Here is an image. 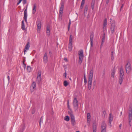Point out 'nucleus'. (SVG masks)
<instances>
[{
	"instance_id": "nucleus-1",
	"label": "nucleus",
	"mask_w": 132,
	"mask_h": 132,
	"mask_svg": "<svg viewBox=\"0 0 132 132\" xmlns=\"http://www.w3.org/2000/svg\"><path fill=\"white\" fill-rule=\"evenodd\" d=\"M73 37L71 35H70L69 37V43L68 44V50L70 52H71L72 50V40Z\"/></svg>"
},
{
	"instance_id": "nucleus-2",
	"label": "nucleus",
	"mask_w": 132,
	"mask_h": 132,
	"mask_svg": "<svg viewBox=\"0 0 132 132\" xmlns=\"http://www.w3.org/2000/svg\"><path fill=\"white\" fill-rule=\"evenodd\" d=\"M89 75L88 80V89L90 90L91 88L93 75Z\"/></svg>"
},
{
	"instance_id": "nucleus-3",
	"label": "nucleus",
	"mask_w": 132,
	"mask_h": 132,
	"mask_svg": "<svg viewBox=\"0 0 132 132\" xmlns=\"http://www.w3.org/2000/svg\"><path fill=\"white\" fill-rule=\"evenodd\" d=\"M130 65H131L130 63L128 62L126 64L125 66V69L126 71V72L127 74L129 73L131 70Z\"/></svg>"
},
{
	"instance_id": "nucleus-4",
	"label": "nucleus",
	"mask_w": 132,
	"mask_h": 132,
	"mask_svg": "<svg viewBox=\"0 0 132 132\" xmlns=\"http://www.w3.org/2000/svg\"><path fill=\"white\" fill-rule=\"evenodd\" d=\"M78 101L77 98H74L73 101V104L74 109L75 111H76L78 108Z\"/></svg>"
},
{
	"instance_id": "nucleus-5",
	"label": "nucleus",
	"mask_w": 132,
	"mask_h": 132,
	"mask_svg": "<svg viewBox=\"0 0 132 132\" xmlns=\"http://www.w3.org/2000/svg\"><path fill=\"white\" fill-rule=\"evenodd\" d=\"M36 24L37 25V31L39 32L41 29V21L39 19H37L36 22Z\"/></svg>"
},
{
	"instance_id": "nucleus-6",
	"label": "nucleus",
	"mask_w": 132,
	"mask_h": 132,
	"mask_svg": "<svg viewBox=\"0 0 132 132\" xmlns=\"http://www.w3.org/2000/svg\"><path fill=\"white\" fill-rule=\"evenodd\" d=\"M84 57L83 51H81L79 54V63L80 64L82 62L83 58Z\"/></svg>"
},
{
	"instance_id": "nucleus-7",
	"label": "nucleus",
	"mask_w": 132,
	"mask_h": 132,
	"mask_svg": "<svg viewBox=\"0 0 132 132\" xmlns=\"http://www.w3.org/2000/svg\"><path fill=\"white\" fill-rule=\"evenodd\" d=\"M101 132H106V124L104 121H103L101 125Z\"/></svg>"
},
{
	"instance_id": "nucleus-8",
	"label": "nucleus",
	"mask_w": 132,
	"mask_h": 132,
	"mask_svg": "<svg viewBox=\"0 0 132 132\" xmlns=\"http://www.w3.org/2000/svg\"><path fill=\"white\" fill-rule=\"evenodd\" d=\"M97 128V125L96 121H93L92 125V128L93 132H96Z\"/></svg>"
},
{
	"instance_id": "nucleus-9",
	"label": "nucleus",
	"mask_w": 132,
	"mask_h": 132,
	"mask_svg": "<svg viewBox=\"0 0 132 132\" xmlns=\"http://www.w3.org/2000/svg\"><path fill=\"white\" fill-rule=\"evenodd\" d=\"M110 29L112 34H113L116 30V26L114 23L111 24Z\"/></svg>"
},
{
	"instance_id": "nucleus-10",
	"label": "nucleus",
	"mask_w": 132,
	"mask_h": 132,
	"mask_svg": "<svg viewBox=\"0 0 132 132\" xmlns=\"http://www.w3.org/2000/svg\"><path fill=\"white\" fill-rule=\"evenodd\" d=\"M29 42H28L25 46V48L24 49V54H25V52H26L27 50H28L30 47Z\"/></svg>"
},
{
	"instance_id": "nucleus-11",
	"label": "nucleus",
	"mask_w": 132,
	"mask_h": 132,
	"mask_svg": "<svg viewBox=\"0 0 132 132\" xmlns=\"http://www.w3.org/2000/svg\"><path fill=\"white\" fill-rule=\"evenodd\" d=\"M71 123L72 125L74 126L76 124L75 118L74 116H71Z\"/></svg>"
},
{
	"instance_id": "nucleus-12",
	"label": "nucleus",
	"mask_w": 132,
	"mask_h": 132,
	"mask_svg": "<svg viewBox=\"0 0 132 132\" xmlns=\"http://www.w3.org/2000/svg\"><path fill=\"white\" fill-rule=\"evenodd\" d=\"M27 8L24 11V20L27 23Z\"/></svg>"
},
{
	"instance_id": "nucleus-13",
	"label": "nucleus",
	"mask_w": 132,
	"mask_h": 132,
	"mask_svg": "<svg viewBox=\"0 0 132 132\" xmlns=\"http://www.w3.org/2000/svg\"><path fill=\"white\" fill-rule=\"evenodd\" d=\"M48 58L47 54L46 53H45L43 57V62L44 63L46 64L47 62Z\"/></svg>"
},
{
	"instance_id": "nucleus-14",
	"label": "nucleus",
	"mask_w": 132,
	"mask_h": 132,
	"mask_svg": "<svg viewBox=\"0 0 132 132\" xmlns=\"http://www.w3.org/2000/svg\"><path fill=\"white\" fill-rule=\"evenodd\" d=\"M61 6L60 8L59 12L60 13L63 12L64 6V3L63 2H61Z\"/></svg>"
},
{
	"instance_id": "nucleus-15",
	"label": "nucleus",
	"mask_w": 132,
	"mask_h": 132,
	"mask_svg": "<svg viewBox=\"0 0 132 132\" xmlns=\"http://www.w3.org/2000/svg\"><path fill=\"white\" fill-rule=\"evenodd\" d=\"M36 84L35 82H33L31 86V89L32 91H33L35 89L36 87Z\"/></svg>"
},
{
	"instance_id": "nucleus-16",
	"label": "nucleus",
	"mask_w": 132,
	"mask_h": 132,
	"mask_svg": "<svg viewBox=\"0 0 132 132\" xmlns=\"http://www.w3.org/2000/svg\"><path fill=\"white\" fill-rule=\"evenodd\" d=\"M25 128V125L24 123H23L21 126L20 128L19 132H23Z\"/></svg>"
},
{
	"instance_id": "nucleus-17",
	"label": "nucleus",
	"mask_w": 132,
	"mask_h": 132,
	"mask_svg": "<svg viewBox=\"0 0 132 132\" xmlns=\"http://www.w3.org/2000/svg\"><path fill=\"white\" fill-rule=\"evenodd\" d=\"M47 34L49 36L50 34V25L48 24L46 27Z\"/></svg>"
},
{
	"instance_id": "nucleus-18",
	"label": "nucleus",
	"mask_w": 132,
	"mask_h": 132,
	"mask_svg": "<svg viewBox=\"0 0 132 132\" xmlns=\"http://www.w3.org/2000/svg\"><path fill=\"white\" fill-rule=\"evenodd\" d=\"M123 75H120L119 80V84L121 85L123 79Z\"/></svg>"
},
{
	"instance_id": "nucleus-19",
	"label": "nucleus",
	"mask_w": 132,
	"mask_h": 132,
	"mask_svg": "<svg viewBox=\"0 0 132 132\" xmlns=\"http://www.w3.org/2000/svg\"><path fill=\"white\" fill-rule=\"evenodd\" d=\"M93 35L91 34L90 36V45L91 47H92L93 45Z\"/></svg>"
},
{
	"instance_id": "nucleus-20",
	"label": "nucleus",
	"mask_w": 132,
	"mask_h": 132,
	"mask_svg": "<svg viewBox=\"0 0 132 132\" xmlns=\"http://www.w3.org/2000/svg\"><path fill=\"white\" fill-rule=\"evenodd\" d=\"M21 29L23 30H24L25 29V25L24 22L23 20H22V21Z\"/></svg>"
},
{
	"instance_id": "nucleus-21",
	"label": "nucleus",
	"mask_w": 132,
	"mask_h": 132,
	"mask_svg": "<svg viewBox=\"0 0 132 132\" xmlns=\"http://www.w3.org/2000/svg\"><path fill=\"white\" fill-rule=\"evenodd\" d=\"M128 115H132V108L130 106L128 111Z\"/></svg>"
},
{
	"instance_id": "nucleus-22",
	"label": "nucleus",
	"mask_w": 132,
	"mask_h": 132,
	"mask_svg": "<svg viewBox=\"0 0 132 132\" xmlns=\"http://www.w3.org/2000/svg\"><path fill=\"white\" fill-rule=\"evenodd\" d=\"M36 10V7L35 4H34L32 9V13L34 14L35 13Z\"/></svg>"
},
{
	"instance_id": "nucleus-23",
	"label": "nucleus",
	"mask_w": 132,
	"mask_h": 132,
	"mask_svg": "<svg viewBox=\"0 0 132 132\" xmlns=\"http://www.w3.org/2000/svg\"><path fill=\"white\" fill-rule=\"evenodd\" d=\"M41 75H38L37 77V81L39 83H40L41 80Z\"/></svg>"
},
{
	"instance_id": "nucleus-24",
	"label": "nucleus",
	"mask_w": 132,
	"mask_h": 132,
	"mask_svg": "<svg viewBox=\"0 0 132 132\" xmlns=\"http://www.w3.org/2000/svg\"><path fill=\"white\" fill-rule=\"evenodd\" d=\"M88 9V6L87 5H86L85 7V8L84 11V15H85V14H86L87 13V11Z\"/></svg>"
},
{
	"instance_id": "nucleus-25",
	"label": "nucleus",
	"mask_w": 132,
	"mask_h": 132,
	"mask_svg": "<svg viewBox=\"0 0 132 132\" xmlns=\"http://www.w3.org/2000/svg\"><path fill=\"white\" fill-rule=\"evenodd\" d=\"M119 71L120 74H124L123 67L122 66H121L120 68Z\"/></svg>"
},
{
	"instance_id": "nucleus-26",
	"label": "nucleus",
	"mask_w": 132,
	"mask_h": 132,
	"mask_svg": "<svg viewBox=\"0 0 132 132\" xmlns=\"http://www.w3.org/2000/svg\"><path fill=\"white\" fill-rule=\"evenodd\" d=\"M95 2L94 1H92L91 3V7L92 9L93 10L94 9V5L95 4Z\"/></svg>"
},
{
	"instance_id": "nucleus-27",
	"label": "nucleus",
	"mask_w": 132,
	"mask_h": 132,
	"mask_svg": "<svg viewBox=\"0 0 132 132\" xmlns=\"http://www.w3.org/2000/svg\"><path fill=\"white\" fill-rule=\"evenodd\" d=\"M64 120L67 121H68L69 120L70 118L68 116H66L65 117Z\"/></svg>"
},
{
	"instance_id": "nucleus-28",
	"label": "nucleus",
	"mask_w": 132,
	"mask_h": 132,
	"mask_svg": "<svg viewBox=\"0 0 132 132\" xmlns=\"http://www.w3.org/2000/svg\"><path fill=\"white\" fill-rule=\"evenodd\" d=\"M63 84L66 87L68 85V83L67 81L65 80Z\"/></svg>"
},
{
	"instance_id": "nucleus-29",
	"label": "nucleus",
	"mask_w": 132,
	"mask_h": 132,
	"mask_svg": "<svg viewBox=\"0 0 132 132\" xmlns=\"http://www.w3.org/2000/svg\"><path fill=\"white\" fill-rule=\"evenodd\" d=\"M27 69L28 71L30 72L31 71V68L29 66H28L27 68Z\"/></svg>"
},
{
	"instance_id": "nucleus-30",
	"label": "nucleus",
	"mask_w": 132,
	"mask_h": 132,
	"mask_svg": "<svg viewBox=\"0 0 132 132\" xmlns=\"http://www.w3.org/2000/svg\"><path fill=\"white\" fill-rule=\"evenodd\" d=\"M107 25V20L105 19L104 21L103 26H106Z\"/></svg>"
},
{
	"instance_id": "nucleus-31",
	"label": "nucleus",
	"mask_w": 132,
	"mask_h": 132,
	"mask_svg": "<svg viewBox=\"0 0 132 132\" xmlns=\"http://www.w3.org/2000/svg\"><path fill=\"white\" fill-rule=\"evenodd\" d=\"M113 120L112 116L111 115V114H110V117L109 118V120L112 121Z\"/></svg>"
},
{
	"instance_id": "nucleus-32",
	"label": "nucleus",
	"mask_w": 132,
	"mask_h": 132,
	"mask_svg": "<svg viewBox=\"0 0 132 132\" xmlns=\"http://www.w3.org/2000/svg\"><path fill=\"white\" fill-rule=\"evenodd\" d=\"M87 119H90V113H88L87 115Z\"/></svg>"
},
{
	"instance_id": "nucleus-33",
	"label": "nucleus",
	"mask_w": 132,
	"mask_h": 132,
	"mask_svg": "<svg viewBox=\"0 0 132 132\" xmlns=\"http://www.w3.org/2000/svg\"><path fill=\"white\" fill-rule=\"evenodd\" d=\"M90 119H87V125L89 126L90 124Z\"/></svg>"
},
{
	"instance_id": "nucleus-34",
	"label": "nucleus",
	"mask_w": 132,
	"mask_h": 132,
	"mask_svg": "<svg viewBox=\"0 0 132 132\" xmlns=\"http://www.w3.org/2000/svg\"><path fill=\"white\" fill-rule=\"evenodd\" d=\"M70 24H71V21H70V20H69V24L68 26V31H69V30Z\"/></svg>"
},
{
	"instance_id": "nucleus-35",
	"label": "nucleus",
	"mask_w": 132,
	"mask_h": 132,
	"mask_svg": "<svg viewBox=\"0 0 132 132\" xmlns=\"http://www.w3.org/2000/svg\"><path fill=\"white\" fill-rule=\"evenodd\" d=\"M105 33H104L103 35L102 38V40H105Z\"/></svg>"
},
{
	"instance_id": "nucleus-36",
	"label": "nucleus",
	"mask_w": 132,
	"mask_h": 132,
	"mask_svg": "<svg viewBox=\"0 0 132 132\" xmlns=\"http://www.w3.org/2000/svg\"><path fill=\"white\" fill-rule=\"evenodd\" d=\"M69 66V65L68 64H67L66 65H64V68L65 71H66V69H67V67H68Z\"/></svg>"
},
{
	"instance_id": "nucleus-37",
	"label": "nucleus",
	"mask_w": 132,
	"mask_h": 132,
	"mask_svg": "<svg viewBox=\"0 0 132 132\" xmlns=\"http://www.w3.org/2000/svg\"><path fill=\"white\" fill-rule=\"evenodd\" d=\"M128 120H132V115H128Z\"/></svg>"
},
{
	"instance_id": "nucleus-38",
	"label": "nucleus",
	"mask_w": 132,
	"mask_h": 132,
	"mask_svg": "<svg viewBox=\"0 0 132 132\" xmlns=\"http://www.w3.org/2000/svg\"><path fill=\"white\" fill-rule=\"evenodd\" d=\"M84 82L85 84L87 82V81L85 75H84Z\"/></svg>"
},
{
	"instance_id": "nucleus-39",
	"label": "nucleus",
	"mask_w": 132,
	"mask_h": 132,
	"mask_svg": "<svg viewBox=\"0 0 132 132\" xmlns=\"http://www.w3.org/2000/svg\"><path fill=\"white\" fill-rule=\"evenodd\" d=\"M85 0H82L81 4V5H84L85 3Z\"/></svg>"
},
{
	"instance_id": "nucleus-40",
	"label": "nucleus",
	"mask_w": 132,
	"mask_h": 132,
	"mask_svg": "<svg viewBox=\"0 0 132 132\" xmlns=\"http://www.w3.org/2000/svg\"><path fill=\"white\" fill-rule=\"evenodd\" d=\"M68 113L70 115V117H71V116L72 115L73 116H74L73 115V114H72V112L71 111V112H69V111L68 112Z\"/></svg>"
},
{
	"instance_id": "nucleus-41",
	"label": "nucleus",
	"mask_w": 132,
	"mask_h": 132,
	"mask_svg": "<svg viewBox=\"0 0 132 132\" xmlns=\"http://www.w3.org/2000/svg\"><path fill=\"white\" fill-rule=\"evenodd\" d=\"M22 3L23 4H24L26 3L27 1L26 0H22Z\"/></svg>"
},
{
	"instance_id": "nucleus-42",
	"label": "nucleus",
	"mask_w": 132,
	"mask_h": 132,
	"mask_svg": "<svg viewBox=\"0 0 132 132\" xmlns=\"http://www.w3.org/2000/svg\"><path fill=\"white\" fill-rule=\"evenodd\" d=\"M59 17H61L62 16V13L63 12H59Z\"/></svg>"
},
{
	"instance_id": "nucleus-43",
	"label": "nucleus",
	"mask_w": 132,
	"mask_h": 132,
	"mask_svg": "<svg viewBox=\"0 0 132 132\" xmlns=\"http://www.w3.org/2000/svg\"><path fill=\"white\" fill-rule=\"evenodd\" d=\"M129 120V125L130 126H131V120Z\"/></svg>"
},
{
	"instance_id": "nucleus-44",
	"label": "nucleus",
	"mask_w": 132,
	"mask_h": 132,
	"mask_svg": "<svg viewBox=\"0 0 132 132\" xmlns=\"http://www.w3.org/2000/svg\"><path fill=\"white\" fill-rule=\"evenodd\" d=\"M106 26H103V31H104V30H106Z\"/></svg>"
},
{
	"instance_id": "nucleus-45",
	"label": "nucleus",
	"mask_w": 132,
	"mask_h": 132,
	"mask_svg": "<svg viewBox=\"0 0 132 132\" xmlns=\"http://www.w3.org/2000/svg\"><path fill=\"white\" fill-rule=\"evenodd\" d=\"M67 106H68V109H70V106L69 105V101H67Z\"/></svg>"
},
{
	"instance_id": "nucleus-46",
	"label": "nucleus",
	"mask_w": 132,
	"mask_h": 132,
	"mask_svg": "<svg viewBox=\"0 0 132 132\" xmlns=\"http://www.w3.org/2000/svg\"><path fill=\"white\" fill-rule=\"evenodd\" d=\"M42 117L40 119L39 126H41V121H42Z\"/></svg>"
},
{
	"instance_id": "nucleus-47",
	"label": "nucleus",
	"mask_w": 132,
	"mask_h": 132,
	"mask_svg": "<svg viewBox=\"0 0 132 132\" xmlns=\"http://www.w3.org/2000/svg\"><path fill=\"white\" fill-rule=\"evenodd\" d=\"M93 71L92 70H90V74H93Z\"/></svg>"
},
{
	"instance_id": "nucleus-48",
	"label": "nucleus",
	"mask_w": 132,
	"mask_h": 132,
	"mask_svg": "<svg viewBox=\"0 0 132 132\" xmlns=\"http://www.w3.org/2000/svg\"><path fill=\"white\" fill-rule=\"evenodd\" d=\"M22 1V0H19V1L17 3V5H19V4Z\"/></svg>"
},
{
	"instance_id": "nucleus-49",
	"label": "nucleus",
	"mask_w": 132,
	"mask_h": 132,
	"mask_svg": "<svg viewBox=\"0 0 132 132\" xmlns=\"http://www.w3.org/2000/svg\"><path fill=\"white\" fill-rule=\"evenodd\" d=\"M23 64V67L24 69H25L26 68V65L25 64Z\"/></svg>"
},
{
	"instance_id": "nucleus-50",
	"label": "nucleus",
	"mask_w": 132,
	"mask_h": 132,
	"mask_svg": "<svg viewBox=\"0 0 132 132\" xmlns=\"http://www.w3.org/2000/svg\"><path fill=\"white\" fill-rule=\"evenodd\" d=\"M110 22H111V24L112 23H114V21H113L112 22H111V21H112V19H111V18H110Z\"/></svg>"
},
{
	"instance_id": "nucleus-51",
	"label": "nucleus",
	"mask_w": 132,
	"mask_h": 132,
	"mask_svg": "<svg viewBox=\"0 0 132 132\" xmlns=\"http://www.w3.org/2000/svg\"><path fill=\"white\" fill-rule=\"evenodd\" d=\"M111 58L112 60H113L114 59L113 56H111Z\"/></svg>"
},
{
	"instance_id": "nucleus-52",
	"label": "nucleus",
	"mask_w": 132,
	"mask_h": 132,
	"mask_svg": "<svg viewBox=\"0 0 132 132\" xmlns=\"http://www.w3.org/2000/svg\"><path fill=\"white\" fill-rule=\"evenodd\" d=\"M84 5H81V6H80V8L81 9H82L83 8V7L84 6Z\"/></svg>"
},
{
	"instance_id": "nucleus-53",
	"label": "nucleus",
	"mask_w": 132,
	"mask_h": 132,
	"mask_svg": "<svg viewBox=\"0 0 132 132\" xmlns=\"http://www.w3.org/2000/svg\"><path fill=\"white\" fill-rule=\"evenodd\" d=\"M123 4H122V6H121V9H120V10H121V9L123 8Z\"/></svg>"
},
{
	"instance_id": "nucleus-54",
	"label": "nucleus",
	"mask_w": 132,
	"mask_h": 132,
	"mask_svg": "<svg viewBox=\"0 0 132 132\" xmlns=\"http://www.w3.org/2000/svg\"><path fill=\"white\" fill-rule=\"evenodd\" d=\"M38 74H41V71H38Z\"/></svg>"
},
{
	"instance_id": "nucleus-55",
	"label": "nucleus",
	"mask_w": 132,
	"mask_h": 132,
	"mask_svg": "<svg viewBox=\"0 0 132 132\" xmlns=\"http://www.w3.org/2000/svg\"><path fill=\"white\" fill-rule=\"evenodd\" d=\"M121 126H122V124L121 123L120 124V125L119 126V128L120 129H121Z\"/></svg>"
},
{
	"instance_id": "nucleus-56",
	"label": "nucleus",
	"mask_w": 132,
	"mask_h": 132,
	"mask_svg": "<svg viewBox=\"0 0 132 132\" xmlns=\"http://www.w3.org/2000/svg\"><path fill=\"white\" fill-rule=\"evenodd\" d=\"M111 56H113V51L111 52Z\"/></svg>"
},
{
	"instance_id": "nucleus-57",
	"label": "nucleus",
	"mask_w": 132,
	"mask_h": 132,
	"mask_svg": "<svg viewBox=\"0 0 132 132\" xmlns=\"http://www.w3.org/2000/svg\"><path fill=\"white\" fill-rule=\"evenodd\" d=\"M64 60L65 61H68V60L66 58H64Z\"/></svg>"
},
{
	"instance_id": "nucleus-58",
	"label": "nucleus",
	"mask_w": 132,
	"mask_h": 132,
	"mask_svg": "<svg viewBox=\"0 0 132 132\" xmlns=\"http://www.w3.org/2000/svg\"><path fill=\"white\" fill-rule=\"evenodd\" d=\"M104 40H102L101 44L102 45H103Z\"/></svg>"
},
{
	"instance_id": "nucleus-59",
	"label": "nucleus",
	"mask_w": 132,
	"mask_h": 132,
	"mask_svg": "<svg viewBox=\"0 0 132 132\" xmlns=\"http://www.w3.org/2000/svg\"><path fill=\"white\" fill-rule=\"evenodd\" d=\"M52 54V52L51 51H50L49 52V55H51Z\"/></svg>"
},
{
	"instance_id": "nucleus-60",
	"label": "nucleus",
	"mask_w": 132,
	"mask_h": 132,
	"mask_svg": "<svg viewBox=\"0 0 132 132\" xmlns=\"http://www.w3.org/2000/svg\"><path fill=\"white\" fill-rule=\"evenodd\" d=\"M106 112L105 111H103V113L104 114H105L106 113Z\"/></svg>"
},
{
	"instance_id": "nucleus-61",
	"label": "nucleus",
	"mask_w": 132,
	"mask_h": 132,
	"mask_svg": "<svg viewBox=\"0 0 132 132\" xmlns=\"http://www.w3.org/2000/svg\"><path fill=\"white\" fill-rule=\"evenodd\" d=\"M7 79H8V81H9V80H10V77H9V76H7Z\"/></svg>"
},
{
	"instance_id": "nucleus-62",
	"label": "nucleus",
	"mask_w": 132,
	"mask_h": 132,
	"mask_svg": "<svg viewBox=\"0 0 132 132\" xmlns=\"http://www.w3.org/2000/svg\"><path fill=\"white\" fill-rule=\"evenodd\" d=\"M109 126H110L111 127V126L112 125H111V123H109Z\"/></svg>"
},
{
	"instance_id": "nucleus-63",
	"label": "nucleus",
	"mask_w": 132,
	"mask_h": 132,
	"mask_svg": "<svg viewBox=\"0 0 132 132\" xmlns=\"http://www.w3.org/2000/svg\"><path fill=\"white\" fill-rule=\"evenodd\" d=\"M112 121L109 120V123H111Z\"/></svg>"
},
{
	"instance_id": "nucleus-64",
	"label": "nucleus",
	"mask_w": 132,
	"mask_h": 132,
	"mask_svg": "<svg viewBox=\"0 0 132 132\" xmlns=\"http://www.w3.org/2000/svg\"><path fill=\"white\" fill-rule=\"evenodd\" d=\"M25 62V60H23V64H25L24 63Z\"/></svg>"
}]
</instances>
